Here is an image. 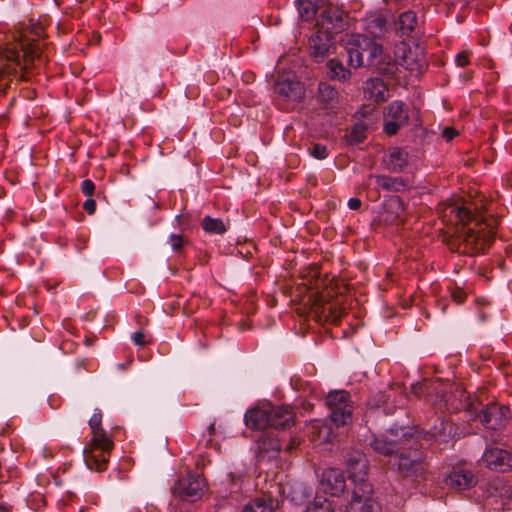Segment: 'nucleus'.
Wrapping results in <instances>:
<instances>
[{"mask_svg":"<svg viewBox=\"0 0 512 512\" xmlns=\"http://www.w3.org/2000/svg\"><path fill=\"white\" fill-rule=\"evenodd\" d=\"M469 1L470 0H447L446 3H447V5H450L453 7H456V6L464 7L469 3Z\"/></svg>","mask_w":512,"mask_h":512,"instance_id":"a18cd8bd","label":"nucleus"},{"mask_svg":"<svg viewBox=\"0 0 512 512\" xmlns=\"http://www.w3.org/2000/svg\"><path fill=\"white\" fill-rule=\"evenodd\" d=\"M277 508L276 501L269 497L263 496L252 499L244 507L242 512H274Z\"/></svg>","mask_w":512,"mask_h":512,"instance_id":"5701e85b","label":"nucleus"},{"mask_svg":"<svg viewBox=\"0 0 512 512\" xmlns=\"http://www.w3.org/2000/svg\"><path fill=\"white\" fill-rule=\"evenodd\" d=\"M453 299L458 302V303H461L462 302V297L461 296H458L456 294L453 295Z\"/></svg>","mask_w":512,"mask_h":512,"instance_id":"de8ad7c7","label":"nucleus"},{"mask_svg":"<svg viewBox=\"0 0 512 512\" xmlns=\"http://www.w3.org/2000/svg\"><path fill=\"white\" fill-rule=\"evenodd\" d=\"M402 65H405L407 68H409V62H408V56L404 55L402 58Z\"/></svg>","mask_w":512,"mask_h":512,"instance_id":"49530a36","label":"nucleus"},{"mask_svg":"<svg viewBox=\"0 0 512 512\" xmlns=\"http://www.w3.org/2000/svg\"><path fill=\"white\" fill-rule=\"evenodd\" d=\"M271 427L285 429L294 423L295 414L290 406H272L269 404Z\"/></svg>","mask_w":512,"mask_h":512,"instance_id":"6ab92c4d","label":"nucleus"},{"mask_svg":"<svg viewBox=\"0 0 512 512\" xmlns=\"http://www.w3.org/2000/svg\"><path fill=\"white\" fill-rule=\"evenodd\" d=\"M456 429L453 423L445 419H437L435 424L427 432H417V439H434L446 443L454 438Z\"/></svg>","mask_w":512,"mask_h":512,"instance_id":"ddd939ff","label":"nucleus"},{"mask_svg":"<svg viewBox=\"0 0 512 512\" xmlns=\"http://www.w3.org/2000/svg\"><path fill=\"white\" fill-rule=\"evenodd\" d=\"M361 206V201L358 198H350L348 200V207L352 210H357Z\"/></svg>","mask_w":512,"mask_h":512,"instance_id":"c03bdc74","label":"nucleus"},{"mask_svg":"<svg viewBox=\"0 0 512 512\" xmlns=\"http://www.w3.org/2000/svg\"><path fill=\"white\" fill-rule=\"evenodd\" d=\"M83 208L87 213L93 214L96 210V203L93 199L89 198L84 202Z\"/></svg>","mask_w":512,"mask_h":512,"instance_id":"37998d69","label":"nucleus"},{"mask_svg":"<svg viewBox=\"0 0 512 512\" xmlns=\"http://www.w3.org/2000/svg\"><path fill=\"white\" fill-rule=\"evenodd\" d=\"M386 25V19L382 15H372L367 19L366 31L372 36V39H376L386 31Z\"/></svg>","mask_w":512,"mask_h":512,"instance_id":"a878e982","label":"nucleus"},{"mask_svg":"<svg viewBox=\"0 0 512 512\" xmlns=\"http://www.w3.org/2000/svg\"><path fill=\"white\" fill-rule=\"evenodd\" d=\"M308 433L316 444H322L331 441V428L322 420H313L308 426Z\"/></svg>","mask_w":512,"mask_h":512,"instance_id":"412c9836","label":"nucleus"},{"mask_svg":"<svg viewBox=\"0 0 512 512\" xmlns=\"http://www.w3.org/2000/svg\"><path fill=\"white\" fill-rule=\"evenodd\" d=\"M458 135V132L452 128V127H446L443 131H442V136L443 138H445L447 141H451L452 139H454L456 136Z\"/></svg>","mask_w":512,"mask_h":512,"instance_id":"79ce46f5","label":"nucleus"},{"mask_svg":"<svg viewBox=\"0 0 512 512\" xmlns=\"http://www.w3.org/2000/svg\"><path fill=\"white\" fill-rule=\"evenodd\" d=\"M509 410L496 404L487 406L481 413V422L491 429H497L504 425L508 419Z\"/></svg>","mask_w":512,"mask_h":512,"instance_id":"a211bd4d","label":"nucleus"},{"mask_svg":"<svg viewBox=\"0 0 512 512\" xmlns=\"http://www.w3.org/2000/svg\"><path fill=\"white\" fill-rule=\"evenodd\" d=\"M245 424L253 430H263L271 426L269 404H262L248 409L244 415Z\"/></svg>","mask_w":512,"mask_h":512,"instance_id":"2eb2a0df","label":"nucleus"},{"mask_svg":"<svg viewBox=\"0 0 512 512\" xmlns=\"http://www.w3.org/2000/svg\"><path fill=\"white\" fill-rule=\"evenodd\" d=\"M417 25V16L414 11H406L399 17V27L403 33H410Z\"/></svg>","mask_w":512,"mask_h":512,"instance_id":"7c9ffc66","label":"nucleus"},{"mask_svg":"<svg viewBox=\"0 0 512 512\" xmlns=\"http://www.w3.org/2000/svg\"><path fill=\"white\" fill-rule=\"evenodd\" d=\"M259 449L261 452H266L269 457H274L278 453L282 445L278 439H266L265 437L259 440Z\"/></svg>","mask_w":512,"mask_h":512,"instance_id":"473e14b6","label":"nucleus"},{"mask_svg":"<svg viewBox=\"0 0 512 512\" xmlns=\"http://www.w3.org/2000/svg\"><path fill=\"white\" fill-rule=\"evenodd\" d=\"M320 487L324 493L333 497L340 496L346 488V479L338 468L325 469L321 476Z\"/></svg>","mask_w":512,"mask_h":512,"instance_id":"f8f14e48","label":"nucleus"},{"mask_svg":"<svg viewBox=\"0 0 512 512\" xmlns=\"http://www.w3.org/2000/svg\"><path fill=\"white\" fill-rule=\"evenodd\" d=\"M169 243L173 250H178L183 244V238L179 234H172L169 237Z\"/></svg>","mask_w":512,"mask_h":512,"instance_id":"a19ab883","label":"nucleus"},{"mask_svg":"<svg viewBox=\"0 0 512 512\" xmlns=\"http://www.w3.org/2000/svg\"><path fill=\"white\" fill-rule=\"evenodd\" d=\"M329 77L333 80L345 82L351 78V72L338 59H331L327 63Z\"/></svg>","mask_w":512,"mask_h":512,"instance_id":"393cba45","label":"nucleus"},{"mask_svg":"<svg viewBox=\"0 0 512 512\" xmlns=\"http://www.w3.org/2000/svg\"><path fill=\"white\" fill-rule=\"evenodd\" d=\"M274 91L278 96L283 97L287 101H297L302 97L304 88L301 82L294 76H288L276 82Z\"/></svg>","mask_w":512,"mask_h":512,"instance_id":"dca6fc26","label":"nucleus"},{"mask_svg":"<svg viewBox=\"0 0 512 512\" xmlns=\"http://www.w3.org/2000/svg\"><path fill=\"white\" fill-rule=\"evenodd\" d=\"M0 512H9L5 507L0 506Z\"/></svg>","mask_w":512,"mask_h":512,"instance_id":"09e8293b","label":"nucleus"},{"mask_svg":"<svg viewBox=\"0 0 512 512\" xmlns=\"http://www.w3.org/2000/svg\"><path fill=\"white\" fill-rule=\"evenodd\" d=\"M387 207L389 209L394 210L397 213V217H399V212H403V203L400 198L393 197L389 200Z\"/></svg>","mask_w":512,"mask_h":512,"instance_id":"e433bc0d","label":"nucleus"},{"mask_svg":"<svg viewBox=\"0 0 512 512\" xmlns=\"http://www.w3.org/2000/svg\"><path fill=\"white\" fill-rule=\"evenodd\" d=\"M374 180L378 188H382L386 191H400L404 188V182L400 178L377 175L374 176Z\"/></svg>","mask_w":512,"mask_h":512,"instance_id":"cd10ccee","label":"nucleus"},{"mask_svg":"<svg viewBox=\"0 0 512 512\" xmlns=\"http://www.w3.org/2000/svg\"><path fill=\"white\" fill-rule=\"evenodd\" d=\"M482 461L487 468L495 471L506 472L512 467V456L499 448L486 450Z\"/></svg>","mask_w":512,"mask_h":512,"instance_id":"4468645a","label":"nucleus"},{"mask_svg":"<svg viewBox=\"0 0 512 512\" xmlns=\"http://www.w3.org/2000/svg\"><path fill=\"white\" fill-rule=\"evenodd\" d=\"M319 98L324 103H331L337 98V90L329 83L321 82L318 87Z\"/></svg>","mask_w":512,"mask_h":512,"instance_id":"72a5a7b5","label":"nucleus"},{"mask_svg":"<svg viewBox=\"0 0 512 512\" xmlns=\"http://www.w3.org/2000/svg\"><path fill=\"white\" fill-rule=\"evenodd\" d=\"M349 478L354 484L346 512H378L373 488L367 480L368 460L363 453H352L346 461Z\"/></svg>","mask_w":512,"mask_h":512,"instance_id":"f03ea898","label":"nucleus"},{"mask_svg":"<svg viewBox=\"0 0 512 512\" xmlns=\"http://www.w3.org/2000/svg\"><path fill=\"white\" fill-rule=\"evenodd\" d=\"M364 93L374 102H384L389 98L387 86L380 78L369 79L365 83Z\"/></svg>","mask_w":512,"mask_h":512,"instance_id":"aec40b11","label":"nucleus"},{"mask_svg":"<svg viewBox=\"0 0 512 512\" xmlns=\"http://www.w3.org/2000/svg\"><path fill=\"white\" fill-rule=\"evenodd\" d=\"M408 118V112L401 101L390 103L385 113L384 131L388 135L396 134L402 126L407 124Z\"/></svg>","mask_w":512,"mask_h":512,"instance_id":"9b49d317","label":"nucleus"},{"mask_svg":"<svg viewBox=\"0 0 512 512\" xmlns=\"http://www.w3.org/2000/svg\"><path fill=\"white\" fill-rule=\"evenodd\" d=\"M341 41L348 54V64L353 68H359L364 64V51H368L367 61L371 67L374 66L378 57L383 55L382 45L376 39H372L365 34H346Z\"/></svg>","mask_w":512,"mask_h":512,"instance_id":"423d86ee","label":"nucleus"},{"mask_svg":"<svg viewBox=\"0 0 512 512\" xmlns=\"http://www.w3.org/2000/svg\"><path fill=\"white\" fill-rule=\"evenodd\" d=\"M394 465L405 477H412L415 480L422 477L426 472V465L422 458V453L418 449H413L407 454L401 453L395 458Z\"/></svg>","mask_w":512,"mask_h":512,"instance_id":"9d476101","label":"nucleus"},{"mask_svg":"<svg viewBox=\"0 0 512 512\" xmlns=\"http://www.w3.org/2000/svg\"><path fill=\"white\" fill-rule=\"evenodd\" d=\"M366 125L362 122L356 123L349 135L352 144H359L366 138Z\"/></svg>","mask_w":512,"mask_h":512,"instance_id":"f704fd0d","label":"nucleus"},{"mask_svg":"<svg viewBox=\"0 0 512 512\" xmlns=\"http://www.w3.org/2000/svg\"><path fill=\"white\" fill-rule=\"evenodd\" d=\"M94 189H95V185L94 183L89 180V179H86L84 180L82 183H81V190L82 192L88 196V197H91L94 193Z\"/></svg>","mask_w":512,"mask_h":512,"instance_id":"58836bf2","label":"nucleus"},{"mask_svg":"<svg viewBox=\"0 0 512 512\" xmlns=\"http://www.w3.org/2000/svg\"><path fill=\"white\" fill-rule=\"evenodd\" d=\"M202 227L207 233L222 234L226 231V226L221 219L210 216L202 220Z\"/></svg>","mask_w":512,"mask_h":512,"instance_id":"2f4dec72","label":"nucleus"},{"mask_svg":"<svg viewBox=\"0 0 512 512\" xmlns=\"http://www.w3.org/2000/svg\"><path fill=\"white\" fill-rule=\"evenodd\" d=\"M445 483L449 487L461 491L475 486L477 478L471 471L458 467L445 477Z\"/></svg>","mask_w":512,"mask_h":512,"instance_id":"f3484780","label":"nucleus"},{"mask_svg":"<svg viewBox=\"0 0 512 512\" xmlns=\"http://www.w3.org/2000/svg\"><path fill=\"white\" fill-rule=\"evenodd\" d=\"M306 512H335V504L332 500L322 495H316L307 506Z\"/></svg>","mask_w":512,"mask_h":512,"instance_id":"bb28decb","label":"nucleus"},{"mask_svg":"<svg viewBox=\"0 0 512 512\" xmlns=\"http://www.w3.org/2000/svg\"><path fill=\"white\" fill-rule=\"evenodd\" d=\"M132 340L135 343V345L138 346H144L149 343V340L147 339L146 335L141 331L134 332L132 334Z\"/></svg>","mask_w":512,"mask_h":512,"instance_id":"4c0bfd02","label":"nucleus"},{"mask_svg":"<svg viewBox=\"0 0 512 512\" xmlns=\"http://www.w3.org/2000/svg\"><path fill=\"white\" fill-rule=\"evenodd\" d=\"M403 437H404V439L402 440V442H404V441H408V439H407V437H406V434H403Z\"/></svg>","mask_w":512,"mask_h":512,"instance_id":"8fccbe9b","label":"nucleus"},{"mask_svg":"<svg viewBox=\"0 0 512 512\" xmlns=\"http://www.w3.org/2000/svg\"><path fill=\"white\" fill-rule=\"evenodd\" d=\"M303 303L308 313L318 321L337 322L341 318L339 301L331 300L328 293L310 292L304 297Z\"/></svg>","mask_w":512,"mask_h":512,"instance_id":"0eeeda50","label":"nucleus"},{"mask_svg":"<svg viewBox=\"0 0 512 512\" xmlns=\"http://www.w3.org/2000/svg\"><path fill=\"white\" fill-rule=\"evenodd\" d=\"M448 215L450 217L454 216L464 225L474 221L473 226L464 231V243L470 253H482L489 247L496 234L497 221L494 218H478L467 208L455 205H449L445 208L444 216Z\"/></svg>","mask_w":512,"mask_h":512,"instance_id":"7ed1b4c3","label":"nucleus"},{"mask_svg":"<svg viewBox=\"0 0 512 512\" xmlns=\"http://www.w3.org/2000/svg\"><path fill=\"white\" fill-rule=\"evenodd\" d=\"M326 0H297V7L301 19L310 21L315 18L319 9L327 8Z\"/></svg>","mask_w":512,"mask_h":512,"instance_id":"4be33fe9","label":"nucleus"},{"mask_svg":"<svg viewBox=\"0 0 512 512\" xmlns=\"http://www.w3.org/2000/svg\"><path fill=\"white\" fill-rule=\"evenodd\" d=\"M455 62L459 67H465L469 64V54L466 51L459 52L455 57Z\"/></svg>","mask_w":512,"mask_h":512,"instance_id":"ea45409f","label":"nucleus"},{"mask_svg":"<svg viewBox=\"0 0 512 512\" xmlns=\"http://www.w3.org/2000/svg\"><path fill=\"white\" fill-rule=\"evenodd\" d=\"M310 154L317 159H325L328 156L327 148L319 143L310 148Z\"/></svg>","mask_w":512,"mask_h":512,"instance_id":"c9c22d12","label":"nucleus"},{"mask_svg":"<svg viewBox=\"0 0 512 512\" xmlns=\"http://www.w3.org/2000/svg\"><path fill=\"white\" fill-rule=\"evenodd\" d=\"M371 446L374 451L383 455H390L396 449V443L392 440H387L385 436L376 437Z\"/></svg>","mask_w":512,"mask_h":512,"instance_id":"c756f323","label":"nucleus"},{"mask_svg":"<svg viewBox=\"0 0 512 512\" xmlns=\"http://www.w3.org/2000/svg\"><path fill=\"white\" fill-rule=\"evenodd\" d=\"M206 488V481L200 475L181 477L173 486L172 492L182 500L194 502L200 499Z\"/></svg>","mask_w":512,"mask_h":512,"instance_id":"1a4fd4ad","label":"nucleus"},{"mask_svg":"<svg viewBox=\"0 0 512 512\" xmlns=\"http://www.w3.org/2000/svg\"><path fill=\"white\" fill-rule=\"evenodd\" d=\"M101 424L102 412L97 408L89 419L92 437L89 443L86 444L83 453L87 467L98 472L106 469L111 450L114 446L111 436L102 429Z\"/></svg>","mask_w":512,"mask_h":512,"instance_id":"20e7f679","label":"nucleus"},{"mask_svg":"<svg viewBox=\"0 0 512 512\" xmlns=\"http://www.w3.org/2000/svg\"><path fill=\"white\" fill-rule=\"evenodd\" d=\"M2 58L7 60L9 64L4 68H0V78H4L6 73L16 72L17 68L27 71L30 64H34L35 61L39 63L44 62L39 43L30 40H16L7 45L3 49Z\"/></svg>","mask_w":512,"mask_h":512,"instance_id":"39448f33","label":"nucleus"},{"mask_svg":"<svg viewBox=\"0 0 512 512\" xmlns=\"http://www.w3.org/2000/svg\"><path fill=\"white\" fill-rule=\"evenodd\" d=\"M396 66L397 60L383 51V55L378 57V60L374 64L373 68L382 74H393L396 71Z\"/></svg>","mask_w":512,"mask_h":512,"instance_id":"c85d7f7f","label":"nucleus"},{"mask_svg":"<svg viewBox=\"0 0 512 512\" xmlns=\"http://www.w3.org/2000/svg\"><path fill=\"white\" fill-rule=\"evenodd\" d=\"M350 27L348 14L339 7L328 5L317 18L315 31L309 39L311 57L322 62L335 49V35Z\"/></svg>","mask_w":512,"mask_h":512,"instance_id":"f257e3e1","label":"nucleus"},{"mask_svg":"<svg viewBox=\"0 0 512 512\" xmlns=\"http://www.w3.org/2000/svg\"><path fill=\"white\" fill-rule=\"evenodd\" d=\"M330 418L337 426L346 425L352 419V405L346 391L330 392L326 397Z\"/></svg>","mask_w":512,"mask_h":512,"instance_id":"6e6552de","label":"nucleus"},{"mask_svg":"<svg viewBox=\"0 0 512 512\" xmlns=\"http://www.w3.org/2000/svg\"><path fill=\"white\" fill-rule=\"evenodd\" d=\"M385 163L394 172L402 171L407 165V153L400 148H394L387 155Z\"/></svg>","mask_w":512,"mask_h":512,"instance_id":"b1692460","label":"nucleus"}]
</instances>
